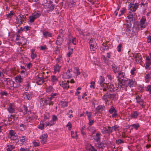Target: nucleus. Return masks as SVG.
Segmentation results:
<instances>
[{"mask_svg":"<svg viewBox=\"0 0 151 151\" xmlns=\"http://www.w3.org/2000/svg\"><path fill=\"white\" fill-rule=\"evenodd\" d=\"M138 6V4L137 3H135L134 4V3H132V2L129 5V7H130V8H132L131 10L132 9L133 11H135L137 9Z\"/></svg>","mask_w":151,"mask_h":151,"instance_id":"10","label":"nucleus"},{"mask_svg":"<svg viewBox=\"0 0 151 151\" xmlns=\"http://www.w3.org/2000/svg\"><path fill=\"white\" fill-rule=\"evenodd\" d=\"M108 96L109 94H108L107 95H104L102 97V99L106 102V101H108L107 99L109 98Z\"/></svg>","mask_w":151,"mask_h":151,"instance_id":"46","label":"nucleus"},{"mask_svg":"<svg viewBox=\"0 0 151 151\" xmlns=\"http://www.w3.org/2000/svg\"><path fill=\"white\" fill-rule=\"evenodd\" d=\"M29 21L31 22H34L35 20L36 19L32 14L31 16H30L29 17Z\"/></svg>","mask_w":151,"mask_h":151,"instance_id":"48","label":"nucleus"},{"mask_svg":"<svg viewBox=\"0 0 151 151\" xmlns=\"http://www.w3.org/2000/svg\"><path fill=\"white\" fill-rule=\"evenodd\" d=\"M60 104L62 107L63 108L68 106V103L66 101H61L60 102Z\"/></svg>","mask_w":151,"mask_h":151,"instance_id":"41","label":"nucleus"},{"mask_svg":"<svg viewBox=\"0 0 151 151\" xmlns=\"http://www.w3.org/2000/svg\"><path fill=\"white\" fill-rule=\"evenodd\" d=\"M86 114L89 120L90 119L91 116V112H88L87 111H86Z\"/></svg>","mask_w":151,"mask_h":151,"instance_id":"64","label":"nucleus"},{"mask_svg":"<svg viewBox=\"0 0 151 151\" xmlns=\"http://www.w3.org/2000/svg\"><path fill=\"white\" fill-rule=\"evenodd\" d=\"M151 64V61H146V65L145 66V68L147 69L148 68H149V66Z\"/></svg>","mask_w":151,"mask_h":151,"instance_id":"52","label":"nucleus"},{"mask_svg":"<svg viewBox=\"0 0 151 151\" xmlns=\"http://www.w3.org/2000/svg\"><path fill=\"white\" fill-rule=\"evenodd\" d=\"M105 107L102 106H99L96 108V109L97 110V112L100 113L102 112V111L104 109Z\"/></svg>","mask_w":151,"mask_h":151,"instance_id":"23","label":"nucleus"},{"mask_svg":"<svg viewBox=\"0 0 151 151\" xmlns=\"http://www.w3.org/2000/svg\"><path fill=\"white\" fill-rule=\"evenodd\" d=\"M26 129V126L25 125L23 124H22L20 126V129L21 130L23 131L25 130Z\"/></svg>","mask_w":151,"mask_h":151,"instance_id":"45","label":"nucleus"},{"mask_svg":"<svg viewBox=\"0 0 151 151\" xmlns=\"http://www.w3.org/2000/svg\"><path fill=\"white\" fill-rule=\"evenodd\" d=\"M44 104L45 105L48 104L49 106L53 105V102L51 101V100L50 99L49 97H47L45 99L43 100Z\"/></svg>","mask_w":151,"mask_h":151,"instance_id":"9","label":"nucleus"},{"mask_svg":"<svg viewBox=\"0 0 151 151\" xmlns=\"http://www.w3.org/2000/svg\"><path fill=\"white\" fill-rule=\"evenodd\" d=\"M74 72L77 74V76L81 74V72L79 70V69L78 67H75L74 68Z\"/></svg>","mask_w":151,"mask_h":151,"instance_id":"36","label":"nucleus"},{"mask_svg":"<svg viewBox=\"0 0 151 151\" xmlns=\"http://www.w3.org/2000/svg\"><path fill=\"white\" fill-rule=\"evenodd\" d=\"M139 127V124H133L132 125H130L129 128L132 129L134 127L136 129H137Z\"/></svg>","mask_w":151,"mask_h":151,"instance_id":"32","label":"nucleus"},{"mask_svg":"<svg viewBox=\"0 0 151 151\" xmlns=\"http://www.w3.org/2000/svg\"><path fill=\"white\" fill-rule=\"evenodd\" d=\"M72 71L71 70H68L66 73L63 74V77L65 78H70L72 76V74L71 72Z\"/></svg>","mask_w":151,"mask_h":151,"instance_id":"6","label":"nucleus"},{"mask_svg":"<svg viewBox=\"0 0 151 151\" xmlns=\"http://www.w3.org/2000/svg\"><path fill=\"white\" fill-rule=\"evenodd\" d=\"M101 142H97V147L100 150H101Z\"/></svg>","mask_w":151,"mask_h":151,"instance_id":"51","label":"nucleus"},{"mask_svg":"<svg viewBox=\"0 0 151 151\" xmlns=\"http://www.w3.org/2000/svg\"><path fill=\"white\" fill-rule=\"evenodd\" d=\"M7 146L8 147L7 149V151H12V150H13L15 148V147L12 145H8Z\"/></svg>","mask_w":151,"mask_h":151,"instance_id":"31","label":"nucleus"},{"mask_svg":"<svg viewBox=\"0 0 151 151\" xmlns=\"http://www.w3.org/2000/svg\"><path fill=\"white\" fill-rule=\"evenodd\" d=\"M90 35H91L90 34H88V35H86V38L88 39H90L89 42V43L90 46V49L91 51H94L97 49V44L95 41V39H92V37L91 38L90 37H88V36H90Z\"/></svg>","mask_w":151,"mask_h":151,"instance_id":"1","label":"nucleus"},{"mask_svg":"<svg viewBox=\"0 0 151 151\" xmlns=\"http://www.w3.org/2000/svg\"><path fill=\"white\" fill-rule=\"evenodd\" d=\"M43 82V80L41 78H40L39 77L37 79L36 82L37 83V84L39 85H41L42 84Z\"/></svg>","mask_w":151,"mask_h":151,"instance_id":"26","label":"nucleus"},{"mask_svg":"<svg viewBox=\"0 0 151 151\" xmlns=\"http://www.w3.org/2000/svg\"><path fill=\"white\" fill-rule=\"evenodd\" d=\"M108 97H109V98H110L111 99H113L116 98V96L115 94H109Z\"/></svg>","mask_w":151,"mask_h":151,"instance_id":"43","label":"nucleus"},{"mask_svg":"<svg viewBox=\"0 0 151 151\" xmlns=\"http://www.w3.org/2000/svg\"><path fill=\"white\" fill-rule=\"evenodd\" d=\"M61 66H59L58 64L57 63L54 68V70L55 73L57 72H59L60 71V68Z\"/></svg>","mask_w":151,"mask_h":151,"instance_id":"28","label":"nucleus"},{"mask_svg":"<svg viewBox=\"0 0 151 151\" xmlns=\"http://www.w3.org/2000/svg\"><path fill=\"white\" fill-rule=\"evenodd\" d=\"M121 82L123 83H124V84H126V85L127 86L128 83L127 78H124L122 79V81L121 80Z\"/></svg>","mask_w":151,"mask_h":151,"instance_id":"38","label":"nucleus"},{"mask_svg":"<svg viewBox=\"0 0 151 151\" xmlns=\"http://www.w3.org/2000/svg\"><path fill=\"white\" fill-rule=\"evenodd\" d=\"M111 66L112 67V68L113 71H114V73H118L121 71H120V67L116 66V65L114 64H112L111 65Z\"/></svg>","mask_w":151,"mask_h":151,"instance_id":"7","label":"nucleus"},{"mask_svg":"<svg viewBox=\"0 0 151 151\" xmlns=\"http://www.w3.org/2000/svg\"><path fill=\"white\" fill-rule=\"evenodd\" d=\"M124 142V141L120 139H118V140H116V143L118 145L121 143H123Z\"/></svg>","mask_w":151,"mask_h":151,"instance_id":"59","label":"nucleus"},{"mask_svg":"<svg viewBox=\"0 0 151 151\" xmlns=\"http://www.w3.org/2000/svg\"><path fill=\"white\" fill-rule=\"evenodd\" d=\"M136 99L137 100V103H139L140 102L143 100L139 96H137L136 97Z\"/></svg>","mask_w":151,"mask_h":151,"instance_id":"58","label":"nucleus"},{"mask_svg":"<svg viewBox=\"0 0 151 151\" xmlns=\"http://www.w3.org/2000/svg\"><path fill=\"white\" fill-rule=\"evenodd\" d=\"M77 42V40L75 37L71 36L69 37V43H70L72 42L73 45H76Z\"/></svg>","mask_w":151,"mask_h":151,"instance_id":"11","label":"nucleus"},{"mask_svg":"<svg viewBox=\"0 0 151 151\" xmlns=\"http://www.w3.org/2000/svg\"><path fill=\"white\" fill-rule=\"evenodd\" d=\"M32 120V118L31 117V116H27L26 119V121L27 123L29 122H30Z\"/></svg>","mask_w":151,"mask_h":151,"instance_id":"61","label":"nucleus"},{"mask_svg":"<svg viewBox=\"0 0 151 151\" xmlns=\"http://www.w3.org/2000/svg\"><path fill=\"white\" fill-rule=\"evenodd\" d=\"M116 110L113 106H111L109 110V112L110 114L113 113Z\"/></svg>","mask_w":151,"mask_h":151,"instance_id":"60","label":"nucleus"},{"mask_svg":"<svg viewBox=\"0 0 151 151\" xmlns=\"http://www.w3.org/2000/svg\"><path fill=\"white\" fill-rule=\"evenodd\" d=\"M58 94V93H52L51 94V96L49 98L50 99V100H52L53 98H54Z\"/></svg>","mask_w":151,"mask_h":151,"instance_id":"47","label":"nucleus"},{"mask_svg":"<svg viewBox=\"0 0 151 151\" xmlns=\"http://www.w3.org/2000/svg\"><path fill=\"white\" fill-rule=\"evenodd\" d=\"M139 113H138L137 111H133L132 113L131 114V118L136 119L137 118V117Z\"/></svg>","mask_w":151,"mask_h":151,"instance_id":"15","label":"nucleus"},{"mask_svg":"<svg viewBox=\"0 0 151 151\" xmlns=\"http://www.w3.org/2000/svg\"><path fill=\"white\" fill-rule=\"evenodd\" d=\"M25 18L23 15H19L17 17V20L18 22H20L21 23H22L24 21Z\"/></svg>","mask_w":151,"mask_h":151,"instance_id":"16","label":"nucleus"},{"mask_svg":"<svg viewBox=\"0 0 151 151\" xmlns=\"http://www.w3.org/2000/svg\"><path fill=\"white\" fill-rule=\"evenodd\" d=\"M145 90L147 91H149L151 94V85H148L146 88Z\"/></svg>","mask_w":151,"mask_h":151,"instance_id":"44","label":"nucleus"},{"mask_svg":"<svg viewBox=\"0 0 151 151\" xmlns=\"http://www.w3.org/2000/svg\"><path fill=\"white\" fill-rule=\"evenodd\" d=\"M133 57L137 63H141L142 61V58L141 55L139 53H134L133 55Z\"/></svg>","mask_w":151,"mask_h":151,"instance_id":"4","label":"nucleus"},{"mask_svg":"<svg viewBox=\"0 0 151 151\" xmlns=\"http://www.w3.org/2000/svg\"><path fill=\"white\" fill-rule=\"evenodd\" d=\"M147 25V22H146V19L145 17H142L137 24L138 28L139 30L143 29Z\"/></svg>","mask_w":151,"mask_h":151,"instance_id":"2","label":"nucleus"},{"mask_svg":"<svg viewBox=\"0 0 151 151\" xmlns=\"http://www.w3.org/2000/svg\"><path fill=\"white\" fill-rule=\"evenodd\" d=\"M128 84L130 87H131L136 84V82L133 81L132 79H130L128 82Z\"/></svg>","mask_w":151,"mask_h":151,"instance_id":"21","label":"nucleus"},{"mask_svg":"<svg viewBox=\"0 0 151 151\" xmlns=\"http://www.w3.org/2000/svg\"><path fill=\"white\" fill-rule=\"evenodd\" d=\"M53 88L52 87L50 86L46 88V91L48 92H51L52 91Z\"/></svg>","mask_w":151,"mask_h":151,"instance_id":"56","label":"nucleus"},{"mask_svg":"<svg viewBox=\"0 0 151 151\" xmlns=\"http://www.w3.org/2000/svg\"><path fill=\"white\" fill-rule=\"evenodd\" d=\"M59 84L64 89H67L69 86L68 84L62 81L61 82H60Z\"/></svg>","mask_w":151,"mask_h":151,"instance_id":"19","label":"nucleus"},{"mask_svg":"<svg viewBox=\"0 0 151 151\" xmlns=\"http://www.w3.org/2000/svg\"><path fill=\"white\" fill-rule=\"evenodd\" d=\"M101 135V133H97L95 135H93V137L94 140L97 142H100Z\"/></svg>","mask_w":151,"mask_h":151,"instance_id":"12","label":"nucleus"},{"mask_svg":"<svg viewBox=\"0 0 151 151\" xmlns=\"http://www.w3.org/2000/svg\"><path fill=\"white\" fill-rule=\"evenodd\" d=\"M127 18L129 21L133 20V16L132 14H129L127 17Z\"/></svg>","mask_w":151,"mask_h":151,"instance_id":"50","label":"nucleus"},{"mask_svg":"<svg viewBox=\"0 0 151 151\" xmlns=\"http://www.w3.org/2000/svg\"><path fill=\"white\" fill-rule=\"evenodd\" d=\"M43 36L45 37H51L52 34L46 31H43Z\"/></svg>","mask_w":151,"mask_h":151,"instance_id":"22","label":"nucleus"},{"mask_svg":"<svg viewBox=\"0 0 151 151\" xmlns=\"http://www.w3.org/2000/svg\"><path fill=\"white\" fill-rule=\"evenodd\" d=\"M47 135L46 134H43L40 137V142L42 144H45L47 142Z\"/></svg>","mask_w":151,"mask_h":151,"instance_id":"8","label":"nucleus"},{"mask_svg":"<svg viewBox=\"0 0 151 151\" xmlns=\"http://www.w3.org/2000/svg\"><path fill=\"white\" fill-rule=\"evenodd\" d=\"M55 123L52 122V120H51L50 121L48 122V123H46V124L45 125L46 126H51L54 124Z\"/></svg>","mask_w":151,"mask_h":151,"instance_id":"49","label":"nucleus"},{"mask_svg":"<svg viewBox=\"0 0 151 151\" xmlns=\"http://www.w3.org/2000/svg\"><path fill=\"white\" fill-rule=\"evenodd\" d=\"M15 78L16 80H17L19 83H20L22 81V78H21V77L20 76L16 77Z\"/></svg>","mask_w":151,"mask_h":151,"instance_id":"54","label":"nucleus"},{"mask_svg":"<svg viewBox=\"0 0 151 151\" xmlns=\"http://www.w3.org/2000/svg\"><path fill=\"white\" fill-rule=\"evenodd\" d=\"M32 15L36 19L39 18L41 15L40 12L39 11H37L32 14Z\"/></svg>","mask_w":151,"mask_h":151,"instance_id":"24","label":"nucleus"},{"mask_svg":"<svg viewBox=\"0 0 151 151\" xmlns=\"http://www.w3.org/2000/svg\"><path fill=\"white\" fill-rule=\"evenodd\" d=\"M105 80L104 78V77L103 76H101L100 77H99V84L100 85L103 84H105V85L106 86L107 85L105 83H104V81Z\"/></svg>","mask_w":151,"mask_h":151,"instance_id":"29","label":"nucleus"},{"mask_svg":"<svg viewBox=\"0 0 151 151\" xmlns=\"http://www.w3.org/2000/svg\"><path fill=\"white\" fill-rule=\"evenodd\" d=\"M63 36L62 34H59L57 37V40L56 42V44L59 45H60L62 44L63 41Z\"/></svg>","mask_w":151,"mask_h":151,"instance_id":"5","label":"nucleus"},{"mask_svg":"<svg viewBox=\"0 0 151 151\" xmlns=\"http://www.w3.org/2000/svg\"><path fill=\"white\" fill-rule=\"evenodd\" d=\"M7 110L10 113H13L15 111V107L14 104H10L7 108Z\"/></svg>","mask_w":151,"mask_h":151,"instance_id":"13","label":"nucleus"},{"mask_svg":"<svg viewBox=\"0 0 151 151\" xmlns=\"http://www.w3.org/2000/svg\"><path fill=\"white\" fill-rule=\"evenodd\" d=\"M118 87L119 88H125L127 86L126 84H124L121 82V80H119L118 83Z\"/></svg>","mask_w":151,"mask_h":151,"instance_id":"30","label":"nucleus"},{"mask_svg":"<svg viewBox=\"0 0 151 151\" xmlns=\"http://www.w3.org/2000/svg\"><path fill=\"white\" fill-rule=\"evenodd\" d=\"M35 50L34 49H32L31 50V58L32 59H35V58L37 57L36 54L35 53Z\"/></svg>","mask_w":151,"mask_h":151,"instance_id":"25","label":"nucleus"},{"mask_svg":"<svg viewBox=\"0 0 151 151\" xmlns=\"http://www.w3.org/2000/svg\"><path fill=\"white\" fill-rule=\"evenodd\" d=\"M51 80L53 82H56L58 81V79L55 76H52L51 77Z\"/></svg>","mask_w":151,"mask_h":151,"instance_id":"40","label":"nucleus"},{"mask_svg":"<svg viewBox=\"0 0 151 151\" xmlns=\"http://www.w3.org/2000/svg\"><path fill=\"white\" fill-rule=\"evenodd\" d=\"M115 88L113 84H109L107 87V91L110 92H112L114 91Z\"/></svg>","mask_w":151,"mask_h":151,"instance_id":"14","label":"nucleus"},{"mask_svg":"<svg viewBox=\"0 0 151 151\" xmlns=\"http://www.w3.org/2000/svg\"><path fill=\"white\" fill-rule=\"evenodd\" d=\"M132 24L130 22L126 21L125 23L124 24V26L127 28H130L131 27Z\"/></svg>","mask_w":151,"mask_h":151,"instance_id":"33","label":"nucleus"},{"mask_svg":"<svg viewBox=\"0 0 151 151\" xmlns=\"http://www.w3.org/2000/svg\"><path fill=\"white\" fill-rule=\"evenodd\" d=\"M76 4L74 0H70V2L69 4V6L70 7H73Z\"/></svg>","mask_w":151,"mask_h":151,"instance_id":"37","label":"nucleus"},{"mask_svg":"<svg viewBox=\"0 0 151 151\" xmlns=\"http://www.w3.org/2000/svg\"><path fill=\"white\" fill-rule=\"evenodd\" d=\"M95 83L94 81H91L90 83L91 85L90 86V87L91 88L94 89L95 88V87L94 86Z\"/></svg>","mask_w":151,"mask_h":151,"instance_id":"63","label":"nucleus"},{"mask_svg":"<svg viewBox=\"0 0 151 151\" xmlns=\"http://www.w3.org/2000/svg\"><path fill=\"white\" fill-rule=\"evenodd\" d=\"M138 104H139L142 107V108L144 107L146 105L145 103L144 102L143 100L140 102Z\"/></svg>","mask_w":151,"mask_h":151,"instance_id":"55","label":"nucleus"},{"mask_svg":"<svg viewBox=\"0 0 151 151\" xmlns=\"http://www.w3.org/2000/svg\"><path fill=\"white\" fill-rule=\"evenodd\" d=\"M24 95L25 96V97H26L27 99L28 100H30L32 98L30 96V95L28 93H26Z\"/></svg>","mask_w":151,"mask_h":151,"instance_id":"57","label":"nucleus"},{"mask_svg":"<svg viewBox=\"0 0 151 151\" xmlns=\"http://www.w3.org/2000/svg\"><path fill=\"white\" fill-rule=\"evenodd\" d=\"M145 78L146 82H149L150 78H151V74L150 75L149 74H147L145 77Z\"/></svg>","mask_w":151,"mask_h":151,"instance_id":"39","label":"nucleus"},{"mask_svg":"<svg viewBox=\"0 0 151 151\" xmlns=\"http://www.w3.org/2000/svg\"><path fill=\"white\" fill-rule=\"evenodd\" d=\"M44 125L43 124L41 123L40 125H38L37 127L39 129L42 130L44 129Z\"/></svg>","mask_w":151,"mask_h":151,"instance_id":"53","label":"nucleus"},{"mask_svg":"<svg viewBox=\"0 0 151 151\" xmlns=\"http://www.w3.org/2000/svg\"><path fill=\"white\" fill-rule=\"evenodd\" d=\"M14 14V13L12 11H11L9 13L6 14V17L8 18H11L13 16V15Z\"/></svg>","mask_w":151,"mask_h":151,"instance_id":"34","label":"nucleus"},{"mask_svg":"<svg viewBox=\"0 0 151 151\" xmlns=\"http://www.w3.org/2000/svg\"><path fill=\"white\" fill-rule=\"evenodd\" d=\"M4 82H6V85L7 86L8 88H10L12 87H16V86L14 85V81H13L12 79L9 78H4Z\"/></svg>","mask_w":151,"mask_h":151,"instance_id":"3","label":"nucleus"},{"mask_svg":"<svg viewBox=\"0 0 151 151\" xmlns=\"http://www.w3.org/2000/svg\"><path fill=\"white\" fill-rule=\"evenodd\" d=\"M9 134L10 135V138L11 139H14L17 138L15 136V133L13 130H10L9 132Z\"/></svg>","mask_w":151,"mask_h":151,"instance_id":"20","label":"nucleus"},{"mask_svg":"<svg viewBox=\"0 0 151 151\" xmlns=\"http://www.w3.org/2000/svg\"><path fill=\"white\" fill-rule=\"evenodd\" d=\"M17 117H16L15 116L11 115L10 117H9L8 119V121L9 122L11 121L12 119L14 120H15L17 119Z\"/></svg>","mask_w":151,"mask_h":151,"instance_id":"42","label":"nucleus"},{"mask_svg":"<svg viewBox=\"0 0 151 151\" xmlns=\"http://www.w3.org/2000/svg\"><path fill=\"white\" fill-rule=\"evenodd\" d=\"M57 120L58 118L55 115H53L52 119V122H54L55 124V121Z\"/></svg>","mask_w":151,"mask_h":151,"instance_id":"62","label":"nucleus"},{"mask_svg":"<svg viewBox=\"0 0 151 151\" xmlns=\"http://www.w3.org/2000/svg\"><path fill=\"white\" fill-rule=\"evenodd\" d=\"M119 127L117 125H115L113 126L112 127H110V129L111 131V133L113 131H116L117 130Z\"/></svg>","mask_w":151,"mask_h":151,"instance_id":"27","label":"nucleus"},{"mask_svg":"<svg viewBox=\"0 0 151 151\" xmlns=\"http://www.w3.org/2000/svg\"><path fill=\"white\" fill-rule=\"evenodd\" d=\"M125 76V74L124 73L121 71L119 73L117 77V78L119 81L121 80L122 79V78L123 79L125 78L124 77Z\"/></svg>","mask_w":151,"mask_h":151,"instance_id":"17","label":"nucleus"},{"mask_svg":"<svg viewBox=\"0 0 151 151\" xmlns=\"http://www.w3.org/2000/svg\"><path fill=\"white\" fill-rule=\"evenodd\" d=\"M26 140V137L24 136H23L20 138V141L21 143L20 144L23 145L24 142H25Z\"/></svg>","mask_w":151,"mask_h":151,"instance_id":"35","label":"nucleus"},{"mask_svg":"<svg viewBox=\"0 0 151 151\" xmlns=\"http://www.w3.org/2000/svg\"><path fill=\"white\" fill-rule=\"evenodd\" d=\"M102 133L104 134L105 133L110 134L111 133V131L110 129V127H108L107 128L105 127H104L102 131Z\"/></svg>","mask_w":151,"mask_h":151,"instance_id":"18","label":"nucleus"}]
</instances>
